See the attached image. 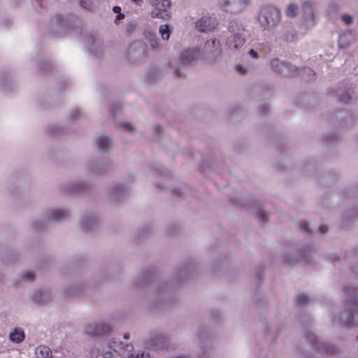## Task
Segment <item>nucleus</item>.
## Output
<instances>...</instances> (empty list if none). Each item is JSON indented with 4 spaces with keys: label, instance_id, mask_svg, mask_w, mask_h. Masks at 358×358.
I'll use <instances>...</instances> for the list:
<instances>
[{
    "label": "nucleus",
    "instance_id": "16",
    "mask_svg": "<svg viewBox=\"0 0 358 358\" xmlns=\"http://www.w3.org/2000/svg\"><path fill=\"white\" fill-rule=\"evenodd\" d=\"M159 34L163 41H169L171 34V30L168 24H161L159 27Z\"/></svg>",
    "mask_w": 358,
    "mask_h": 358
},
{
    "label": "nucleus",
    "instance_id": "3",
    "mask_svg": "<svg viewBox=\"0 0 358 358\" xmlns=\"http://www.w3.org/2000/svg\"><path fill=\"white\" fill-rule=\"evenodd\" d=\"M300 22L306 30L313 29L318 20V10L316 5L310 1H303L301 6Z\"/></svg>",
    "mask_w": 358,
    "mask_h": 358
},
{
    "label": "nucleus",
    "instance_id": "38",
    "mask_svg": "<svg viewBox=\"0 0 358 358\" xmlns=\"http://www.w3.org/2000/svg\"><path fill=\"white\" fill-rule=\"evenodd\" d=\"M352 91H351V93L348 94V99H351L352 96Z\"/></svg>",
    "mask_w": 358,
    "mask_h": 358
},
{
    "label": "nucleus",
    "instance_id": "25",
    "mask_svg": "<svg viewBox=\"0 0 358 358\" xmlns=\"http://www.w3.org/2000/svg\"><path fill=\"white\" fill-rule=\"evenodd\" d=\"M342 20L346 24H350L352 22V17L348 14L343 15L342 16Z\"/></svg>",
    "mask_w": 358,
    "mask_h": 358
},
{
    "label": "nucleus",
    "instance_id": "31",
    "mask_svg": "<svg viewBox=\"0 0 358 358\" xmlns=\"http://www.w3.org/2000/svg\"><path fill=\"white\" fill-rule=\"evenodd\" d=\"M286 40L287 41H294L295 40V37H294V35L293 34H291L290 35H287L286 36Z\"/></svg>",
    "mask_w": 358,
    "mask_h": 358
},
{
    "label": "nucleus",
    "instance_id": "40",
    "mask_svg": "<svg viewBox=\"0 0 358 358\" xmlns=\"http://www.w3.org/2000/svg\"><path fill=\"white\" fill-rule=\"evenodd\" d=\"M124 338H125L126 339H127V338H129V336H127V334H125V335H124Z\"/></svg>",
    "mask_w": 358,
    "mask_h": 358
},
{
    "label": "nucleus",
    "instance_id": "23",
    "mask_svg": "<svg viewBox=\"0 0 358 358\" xmlns=\"http://www.w3.org/2000/svg\"><path fill=\"white\" fill-rule=\"evenodd\" d=\"M22 278L26 280L33 281L35 278V275L33 272L27 271L23 275Z\"/></svg>",
    "mask_w": 358,
    "mask_h": 358
},
{
    "label": "nucleus",
    "instance_id": "17",
    "mask_svg": "<svg viewBox=\"0 0 358 358\" xmlns=\"http://www.w3.org/2000/svg\"><path fill=\"white\" fill-rule=\"evenodd\" d=\"M272 67L280 73H287V65L279 59H273L271 62Z\"/></svg>",
    "mask_w": 358,
    "mask_h": 358
},
{
    "label": "nucleus",
    "instance_id": "37",
    "mask_svg": "<svg viewBox=\"0 0 358 358\" xmlns=\"http://www.w3.org/2000/svg\"><path fill=\"white\" fill-rule=\"evenodd\" d=\"M124 14L119 13V15L117 16L116 20L122 19L124 17Z\"/></svg>",
    "mask_w": 358,
    "mask_h": 358
},
{
    "label": "nucleus",
    "instance_id": "20",
    "mask_svg": "<svg viewBox=\"0 0 358 358\" xmlns=\"http://www.w3.org/2000/svg\"><path fill=\"white\" fill-rule=\"evenodd\" d=\"M129 358H149V353L138 350L131 352L129 355Z\"/></svg>",
    "mask_w": 358,
    "mask_h": 358
},
{
    "label": "nucleus",
    "instance_id": "26",
    "mask_svg": "<svg viewBox=\"0 0 358 358\" xmlns=\"http://www.w3.org/2000/svg\"><path fill=\"white\" fill-rule=\"evenodd\" d=\"M110 348H112L115 352H119L122 349L118 345L116 344V341L111 342L109 345Z\"/></svg>",
    "mask_w": 358,
    "mask_h": 358
},
{
    "label": "nucleus",
    "instance_id": "12",
    "mask_svg": "<svg viewBox=\"0 0 358 358\" xmlns=\"http://www.w3.org/2000/svg\"><path fill=\"white\" fill-rule=\"evenodd\" d=\"M145 38L149 46L152 49L157 50L159 48L160 43L154 31H146L145 32Z\"/></svg>",
    "mask_w": 358,
    "mask_h": 358
},
{
    "label": "nucleus",
    "instance_id": "8",
    "mask_svg": "<svg viewBox=\"0 0 358 358\" xmlns=\"http://www.w3.org/2000/svg\"><path fill=\"white\" fill-rule=\"evenodd\" d=\"M217 22L215 19L210 15H204L195 22V27L199 32H209L215 29Z\"/></svg>",
    "mask_w": 358,
    "mask_h": 358
},
{
    "label": "nucleus",
    "instance_id": "7",
    "mask_svg": "<svg viewBox=\"0 0 358 358\" xmlns=\"http://www.w3.org/2000/svg\"><path fill=\"white\" fill-rule=\"evenodd\" d=\"M152 6L154 8L150 12L152 17L163 20H169L171 17V0H155Z\"/></svg>",
    "mask_w": 358,
    "mask_h": 358
},
{
    "label": "nucleus",
    "instance_id": "33",
    "mask_svg": "<svg viewBox=\"0 0 358 358\" xmlns=\"http://www.w3.org/2000/svg\"><path fill=\"white\" fill-rule=\"evenodd\" d=\"M113 10L115 12V13H120V10H121V8L120 6H114L113 8Z\"/></svg>",
    "mask_w": 358,
    "mask_h": 358
},
{
    "label": "nucleus",
    "instance_id": "28",
    "mask_svg": "<svg viewBox=\"0 0 358 358\" xmlns=\"http://www.w3.org/2000/svg\"><path fill=\"white\" fill-rule=\"evenodd\" d=\"M248 55H249L251 57H252V58H254V59H257V58H258V54H257V52L255 50H253V49H251V50H249V52H248Z\"/></svg>",
    "mask_w": 358,
    "mask_h": 358
},
{
    "label": "nucleus",
    "instance_id": "39",
    "mask_svg": "<svg viewBox=\"0 0 358 358\" xmlns=\"http://www.w3.org/2000/svg\"><path fill=\"white\" fill-rule=\"evenodd\" d=\"M38 294H41V291H38L36 292V296H37Z\"/></svg>",
    "mask_w": 358,
    "mask_h": 358
},
{
    "label": "nucleus",
    "instance_id": "13",
    "mask_svg": "<svg viewBox=\"0 0 358 358\" xmlns=\"http://www.w3.org/2000/svg\"><path fill=\"white\" fill-rule=\"evenodd\" d=\"M96 143L98 149L100 151L103 152L112 145L113 142L108 136H100L97 137Z\"/></svg>",
    "mask_w": 358,
    "mask_h": 358
},
{
    "label": "nucleus",
    "instance_id": "2",
    "mask_svg": "<svg viewBox=\"0 0 358 358\" xmlns=\"http://www.w3.org/2000/svg\"><path fill=\"white\" fill-rule=\"evenodd\" d=\"M227 29L229 36L226 40V46L233 51L240 49L245 42L244 37L245 29L243 23L237 20H231L229 23Z\"/></svg>",
    "mask_w": 358,
    "mask_h": 358
},
{
    "label": "nucleus",
    "instance_id": "21",
    "mask_svg": "<svg viewBox=\"0 0 358 358\" xmlns=\"http://www.w3.org/2000/svg\"><path fill=\"white\" fill-rule=\"evenodd\" d=\"M306 337H307V340L308 342L312 343L314 346H316L317 348H320V347L317 346L318 342H317V337L315 334H313L312 333H309L307 334Z\"/></svg>",
    "mask_w": 358,
    "mask_h": 358
},
{
    "label": "nucleus",
    "instance_id": "30",
    "mask_svg": "<svg viewBox=\"0 0 358 358\" xmlns=\"http://www.w3.org/2000/svg\"><path fill=\"white\" fill-rule=\"evenodd\" d=\"M348 36H350V34H343L339 38V44L340 45H343V42L345 39V38H347Z\"/></svg>",
    "mask_w": 358,
    "mask_h": 358
},
{
    "label": "nucleus",
    "instance_id": "36",
    "mask_svg": "<svg viewBox=\"0 0 358 358\" xmlns=\"http://www.w3.org/2000/svg\"><path fill=\"white\" fill-rule=\"evenodd\" d=\"M136 5L141 6L142 1L141 0H131Z\"/></svg>",
    "mask_w": 358,
    "mask_h": 358
},
{
    "label": "nucleus",
    "instance_id": "29",
    "mask_svg": "<svg viewBox=\"0 0 358 358\" xmlns=\"http://www.w3.org/2000/svg\"><path fill=\"white\" fill-rule=\"evenodd\" d=\"M300 226V230L303 232H309V225H299Z\"/></svg>",
    "mask_w": 358,
    "mask_h": 358
},
{
    "label": "nucleus",
    "instance_id": "9",
    "mask_svg": "<svg viewBox=\"0 0 358 358\" xmlns=\"http://www.w3.org/2000/svg\"><path fill=\"white\" fill-rule=\"evenodd\" d=\"M47 216L52 220L62 221L71 216V212L65 208H52L48 209Z\"/></svg>",
    "mask_w": 358,
    "mask_h": 358
},
{
    "label": "nucleus",
    "instance_id": "27",
    "mask_svg": "<svg viewBox=\"0 0 358 358\" xmlns=\"http://www.w3.org/2000/svg\"><path fill=\"white\" fill-rule=\"evenodd\" d=\"M318 231L321 234H324L328 231V225H320L318 227Z\"/></svg>",
    "mask_w": 358,
    "mask_h": 358
},
{
    "label": "nucleus",
    "instance_id": "41",
    "mask_svg": "<svg viewBox=\"0 0 358 358\" xmlns=\"http://www.w3.org/2000/svg\"><path fill=\"white\" fill-rule=\"evenodd\" d=\"M357 339H358V336H357Z\"/></svg>",
    "mask_w": 358,
    "mask_h": 358
},
{
    "label": "nucleus",
    "instance_id": "6",
    "mask_svg": "<svg viewBox=\"0 0 358 358\" xmlns=\"http://www.w3.org/2000/svg\"><path fill=\"white\" fill-rule=\"evenodd\" d=\"M250 3V0H219L217 6L224 13L236 15L246 10Z\"/></svg>",
    "mask_w": 358,
    "mask_h": 358
},
{
    "label": "nucleus",
    "instance_id": "32",
    "mask_svg": "<svg viewBox=\"0 0 358 358\" xmlns=\"http://www.w3.org/2000/svg\"><path fill=\"white\" fill-rule=\"evenodd\" d=\"M113 356V353L110 351L108 352H105L103 354V358H111Z\"/></svg>",
    "mask_w": 358,
    "mask_h": 358
},
{
    "label": "nucleus",
    "instance_id": "22",
    "mask_svg": "<svg viewBox=\"0 0 358 358\" xmlns=\"http://www.w3.org/2000/svg\"><path fill=\"white\" fill-rule=\"evenodd\" d=\"M338 10V6L336 4H330L327 8V13L329 15L334 14V13H336Z\"/></svg>",
    "mask_w": 358,
    "mask_h": 358
},
{
    "label": "nucleus",
    "instance_id": "5",
    "mask_svg": "<svg viewBox=\"0 0 358 358\" xmlns=\"http://www.w3.org/2000/svg\"><path fill=\"white\" fill-rule=\"evenodd\" d=\"M222 48L220 41L216 38L207 40L202 48L201 59L207 61H214L221 56Z\"/></svg>",
    "mask_w": 358,
    "mask_h": 358
},
{
    "label": "nucleus",
    "instance_id": "18",
    "mask_svg": "<svg viewBox=\"0 0 358 358\" xmlns=\"http://www.w3.org/2000/svg\"><path fill=\"white\" fill-rule=\"evenodd\" d=\"M9 337L14 343H19L24 339V333L22 330L15 329L13 331L10 333Z\"/></svg>",
    "mask_w": 358,
    "mask_h": 358
},
{
    "label": "nucleus",
    "instance_id": "35",
    "mask_svg": "<svg viewBox=\"0 0 358 358\" xmlns=\"http://www.w3.org/2000/svg\"><path fill=\"white\" fill-rule=\"evenodd\" d=\"M125 128L129 129V130H132L134 129L133 126L130 123H126L125 124Z\"/></svg>",
    "mask_w": 358,
    "mask_h": 358
},
{
    "label": "nucleus",
    "instance_id": "4",
    "mask_svg": "<svg viewBox=\"0 0 358 358\" xmlns=\"http://www.w3.org/2000/svg\"><path fill=\"white\" fill-rule=\"evenodd\" d=\"M345 292L351 298L352 307L348 308L346 313L348 318L343 323L346 327L358 326V289H347Z\"/></svg>",
    "mask_w": 358,
    "mask_h": 358
},
{
    "label": "nucleus",
    "instance_id": "14",
    "mask_svg": "<svg viewBox=\"0 0 358 358\" xmlns=\"http://www.w3.org/2000/svg\"><path fill=\"white\" fill-rule=\"evenodd\" d=\"M299 13V6L295 2H290L287 4L285 13L289 17H294Z\"/></svg>",
    "mask_w": 358,
    "mask_h": 358
},
{
    "label": "nucleus",
    "instance_id": "34",
    "mask_svg": "<svg viewBox=\"0 0 358 358\" xmlns=\"http://www.w3.org/2000/svg\"><path fill=\"white\" fill-rule=\"evenodd\" d=\"M303 71L310 75L313 73V70L310 68H306V69H303Z\"/></svg>",
    "mask_w": 358,
    "mask_h": 358
},
{
    "label": "nucleus",
    "instance_id": "24",
    "mask_svg": "<svg viewBox=\"0 0 358 358\" xmlns=\"http://www.w3.org/2000/svg\"><path fill=\"white\" fill-rule=\"evenodd\" d=\"M236 71L240 74H244L247 72V69L243 65L236 64L235 66Z\"/></svg>",
    "mask_w": 358,
    "mask_h": 358
},
{
    "label": "nucleus",
    "instance_id": "15",
    "mask_svg": "<svg viewBox=\"0 0 358 358\" xmlns=\"http://www.w3.org/2000/svg\"><path fill=\"white\" fill-rule=\"evenodd\" d=\"M37 358H52L50 349L44 345H40L36 349Z\"/></svg>",
    "mask_w": 358,
    "mask_h": 358
},
{
    "label": "nucleus",
    "instance_id": "19",
    "mask_svg": "<svg viewBox=\"0 0 358 358\" xmlns=\"http://www.w3.org/2000/svg\"><path fill=\"white\" fill-rule=\"evenodd\" d=\"M309 298L307 295L303 294H299L295 299L296 304L298 306H303L308 303Z\"/></svg>",
    "mask_w": 358,
    "mask_h": 358
},
{
    "label": "nucleus",
    "instance_id": "11",
    "mask_svg": "<svg viewBox=\"0 0 358 358\" xmlns=\"http://www.w3.org/2000/svg\"><path fill=\"white\" fill-rule=\"evenodd\" d=\"M199 51L195 48L184 50L180 56V62L183 64H192L196 63L199 58Z\"/></svg>",
    "mask_w": 358,
    "mask_h": 358
},
{
    "label": "nucleus",
    "instance_id": "1",
    "mask_svg": "<svg viewBox=\"0 0 358 358\" xmlns=\"http://www.w3.org/2000/svg\"><path fill=\"white\" fill-rule=\"evenodd\" d=\"M280 10L271 4H264L259 8L257 20L263 30L271 31L275 29L281 22Z\"/></svg>",
    "mask_w": 358,
    "mask_h": 358
},
{
    "label": "nucleus",
    "instance_id": "10",
    "mask_svg": "<svg viewBox=\"0 0 358 358\" xmlns=\"http://www.w3.org/2000/svg\"><path fill=\"white\" fill-rule=\"evenodd\" d=\"M110 331V327L105 324H91L87 325L85 328L86 334L91 336H101L108 334Z\"/></svg>",
    "mask_w": 358,
    "mask_h": 358
}]
</instances>
